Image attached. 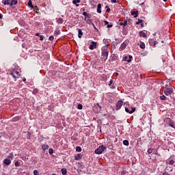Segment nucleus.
<instances>
[{
	"instance_id": "obj_38",
	"label": "nucleus",
	"mask_w": 175,
	"mask_h": 175,
	"mask_svg": "<svg viewBox=\"0 0 175 175\" xmlns=\"http://www.w3.org/2000/svg\"><path fill=\"white\" fill-rule=\"evenodd\" d=\"M83 16H85V20H87V16H88V13H87V12H84L83 13Z\"/></svg>"
},
{
	"instance_id": "obj_22",
	"label": "nucleus",
	"mask_w": 175,
	"mask_h": 175,
	"mask_svg": "<svg viewBox=\"0 0 175 175\" xmlns=\"http://www.w3.org/2000/svg\"><path fill=\"white\" fill-rule=\"evenodd\" d=\"M128 58H129L128 56H124L123 57V61H126V62H129V63L132 62V60H131Z\"/></svg>"
},
{
	"instance_id": "obj_9",
	"label": "nucleus",
	"mask_w": 175,
	"mask_h": 175,
	"mask_svg": "<svg viewBox=\"0 0 175 175\" xmlns=\"http://www.w3.org/2000/svg\"><path fill=\"white\" fill-rule=\"evenodd\" d=\"M83 31L81 30V29H78V38L79 39H81V38H83Z\"/></svg>"
},
{
	"instance_id": "obj_35",
	"label": "nucleus",
	"mask_w": 175,
	"mask_h": 175,
	"mask_svg": "<svg viewBox=\"0 0 175 175\" xmlns=\"http://www.w3.org/2000/svg\"><path fill=\"white\" fill-rule=\"evenodd\" d=\"M143 23V20L142 19H138V21L136 22L137 25H139V24H142Z\"/></svg>"
},
{
	"instance_id": "obj_21",
	"label": "nucleus",
	"mask_w": 175,
	"mask_h": 175,
	"mask_svg": "<svg viewBox=\"0 0 175 175\" xmlns=\"http://www.w3.org/2000/svg\"><path fill=\"white\" fill-rule=\"evenodd\" d=\"M80 1L81 0H73L72 3H73V5H75L76 6H79V4H77V3H80Z\"/></svg>"
},
{
	"instance_id": "obj_26",
	"label": "nucleus",
	"mask_w": 175,
	"mask_h": 175,
	"mask_svg": "<svg viewBox=\"0 0 175 175\" xmlns=\"http://www.w3.org/2000/svg\"><path fill=\"white\" fill-rule=\"evenodd\" d=\"M101 80L103 81H106V80H107V76H106V75H103L101 77Z\"/></svg>"
},
{
	"instance_id": "obj_16",
	"label": "nucleus",
	"mask_w": 175,
	"mask_h": 175,
	"mask_svg": "<svg viewBox=\"0 0 175 175\" xmlns=\"http://www.w3.org/2000/svg\"><path fill=\"white\" fill-rule=\"evenodd\" d=\"M27 6H29V8H31V9L34 8L33 4H32V0H29L27 3Z\"/></svg>"
},
{
	"instance_id": "obj_19",
	"label": "nucleus",
	"mask_w": 175,
	"mask_h": 175,
	"mask_svg": "<svg viewBox=\"0 0 175 175\" xmlns=\"http://www.w3.org/2000/svg\"><path fill=\"white\" fill-rule=\"evenodd\" d=\"M56 23L58 24H63L64 23V19L62 18H59L57 19Z\"/></svg>"
},
{
	"instance_id": "obj_31",
	"label": "nucleus",
	"mask_w": 175,
	"mask_h": 175,
	"mask_svg": "<svg viewBox=\"0 0 175 175\" xmlns=\"http://www.w3.org/2000/svg\"><path fill=\"white\" fill-rule=\"evenodd\" d=\"M8 158L10 159H13V158H14V155H13V153H10L9 155L8 156Z\"/></svg>"
},
{
	"instance_id": "obj_39",
	"label": "nucleus",
	"mask_w": 175,
	"mask_h": 175,
	"mask_svg": "<svg viewBox=\"0 0 175 175\" xmlns=\"http://www.w3.org/2000/svg\"><path fill=\"white\" fill-rule=\"evenodd\" d=\"M53 152H54V150H53V148H49V153L51 155L53 154Z\"/></svg>"
},
{
	"instance_id": "obj_55",
	"label": "nucleus",
	"mask_w": 175,
	"mask_h": 175,
	"mask_svg": "<svg viewBox=\"0 0 175 175\" xmlns=\"http://www.w3.org/2000/svg\"><path fill=\"white\" fill-rule=\"evenodd\" d=\"M104 23L105 25H107V24H109V22L107 21H105Z\"/></svg>"
},
{
	"instance_id": "obj_28",
	"label": "nucleus",
	"mask_w": 175,
	"mask_h": 175,
	"mask_svg": "<svg viewBox=\"0 0 175 175\" xmlns=\"http://www.w3.org/2000/svg\"><path fill=\"white\" fill-rule=\"evenodd\" d=\"M54 33L55 35H61V31L59 29H55Z\"/></svg>"
},
{
	"instance_id": "obj_48",
	"label": "nucleus",
	"mask_w": 175,
	"mask_h": 175,
	"mask_svg": "<svg viewBox=\"0 0 175 175\" xmlns=\"http://www.w3.org/2000/svg\"><path fill=\"white\" fill-rule=\"evenodd\" d=\"M44 40V36H40V40Z\"/></svg>"
},
{
	"instance_id": "obj_56",
	"label": "nucleus",
	"mask_w": 175,
	"mask_h": 175,
	"mask_svg": "<svg viewBox=\"0 0 175 175\" xmlns=\"http://www.w3.org/2000/svg\"><path fill=\"white\" fill-rule=\"evenodd\" d=\"M15 75H18V73H20L18 71H15L14 72Z\"/></svg>"
},
{
	"instance_id": "obj_5",
	"label": "nucleus",
	"mask_w": 175,
	"mask_h": 175,
	"mask_svg": "<svg viewBox=\"0 0 175 175\" xmlns=\"http://www.w3.org/2000/svg\"><path fill=\"white\" fill-rule=\"evenodd\" d=\"M122 103H124V102L122 101V100H119L116 105V110H120L121 109V107H122Z\"/></svg>"
},
{
	"instance_id": "obj_8",
	"label": "nucleus",
	"mask_w": 175,
	"mask_h": 175,
	"mask_svg": "<svg viewBox=\"0 0 175 175\" xmlns=\"http://www.w3.org/2000/svg\"><path fill=\"white\" fill-rule=\"evenodd\" d=\"M113 84V79H110L109 83L108 84L109 87H110L111 90H116V86Z\"/></svg>"
},
{
	"instance_id": "obj_42",
	"label": "nucleus",
	"mask_w": 175,
	"mask_h": 175,
	"mask_svg": "<svg viewBox=\"0 0 175 175\" xmlns=\"http://www.w3.org/2000/svg\"><path fill=\"white\" fill-rule=\"evenodd\" d=\"M92 25L93 26L94 29L96 31V32H98V30L93 23H92Z\"/></svg>"
},
{
	"instance_id": "obj_7",
	"label": "nucleus",
	"mask_w": 175,
	"mask_h": 175,
	"mask_svg": "<svg viewBox=\"0 0 175 175\" xmlns=\"http://www.w3.org/2000/svg\"><path fill=\"white\" fill-rule=\"evenodd\" d=\"M90 50H94V49H96V42L92 41V44L89 46Z\"/></svg>"
},
{
	"instance_id": "obj_45",
	"label": "nucleus",
	"mask_w": 175,
	"mask_h": 175,
	"mask_svg": "<svg viewBox=\"0 0 175 175\" xmlns=\"http://www.w3.org/2000/svg\"><path fill=\"white\" fill-rule=\"evenodd\" d=\"M105 8L107 9V10H106V12H108V13H109L110 10H110V8H109V6L107 5V6L105 7Z\"/></svg>"
},
{
	"instance_id": "obj_10",
	"label": "nucleus",
	"mask_w": 175,
	"mask_h": 175,
	"mask_svg": "<svg viewBox=\"0 0 175 175\" xmlns=\"http://www.w3.org/2000/svg\"><path fill=\"white\" fill-rule=\"evenodd\" d=\"M82 158H83V155H81V154H77L75 157V161H80V160H81Z\"/></svg>"
},
{
	"instance_id": "obj_25",
	"label": "nucleus",
	"mask_w": 175,
	"mask_h": 175,
	"mask_svg": "<svg viewBox=\"0 0 175 175\" xmlns=\"http://www.w3.org/2000/svg\"><path fill=\"white\" fill-rule=\"evenodd\" d=\"M10 75L14 79V81H17V77H16V74L14 72H12L10 73Z\"/></svg>"
},
{
	"instance_id": "obj_23",
	"label": "nucleus",
	"mask_w": 175,
	"mask_h": 175,
	"mask_svg": "<svg viewBox=\"0 0 175 175\" xmlns=\"http://www.w3.org/2000/svg\"><path fill=\"white\" fill-rule=\"evenodd\" d=\"M139 36H142V38H146L147 35L144 31H139Z\"/></svg>"
},
{
	"instance_id": "obj_63",
	"label": "nucleus",
	"mask_w": 175,
	"mask_h": 175,
	"mask_svg": "<svg viewBox=\"0 0 175 175\" xmlns=\"http://www.w3.org/2000/svg\"><path fill=\"white\" fill-rule=\"evenodd\" d=\"M170 172H173V169L170 170Z\"/></svg>"
},
{
	"instance_id": "obj_2",
	"label": "nucleus",
	"mask_w": 175,
	"mask_h": 175,
	"mask_svg": "<svg viewBox=\"0 0 175 175\" xmlns=\"http://www.w3.org/2000/svg\"><path fill=\"white\" fill-rule=\"evenodd\" d=\"M106 150V147L103 145L100 146L97 149L95 150L94 152L95 154H97L98 155H100Z\"/></svg>"
},
{
	"instance_id": "obj_11",
	"label": "nucleus",
	"mask_w": 175,
	"mask_h": 175,
	"mask_svg": "<svg viewBox=\"0 0 175 175\" xmlns=\"http://www.w3.org/2000/svg\"><path fill=\"white\" fill-rule=\"evenodd\" d=\"M131 16H134V17H137L139 16V12L137 10L131 11Z\"/></svg>"
},
{
	"instance_id": "obj_3",
	"label": "nucleus",
	"mask_w": 175,
	"mask_h": 175,
	"mask_svg": "<svg viewBox=\"0 0 175 175\" xmlns=\"http://www.w3.org/2000/svg\"><path fill=\"white\" fill-rule=\"evenodd\" d=\"M129 44V40H126L124 42H122L119 48L120 51H124L125 49H126V46Z\"/></svg>"
},
{
	"instance_id": "obj_29",
	"label": "nucleus",
	"mask_w": 175,
	"mask_h": 175,
	"mask_svg": "<svg viewBox=\"0 0 175 175\" xmlns=\"http://www.w3.org/2000/svg\"><path fill=\"white\" fill-rule=\"evenodd\" d=\"M38 92H39V90L38 89L35 88L33 90L32 94L33 95H36V94H38Z\"/></svg>"
},
{
	"instance_id": "obj_41",
	"label": "nucleus",
	"mask_w": 175,
	"mask_h": 175,
	"mask_svg": "<svg viewBox=\"0 0 175 175\" xmlns=\"http://www.w3.org/2000/svg\"><path fill=\"white\" fill-rule=\"evenodd\" d=\"M33 175H39V172L36 170L33 171Z\"/></svg>"
},
{
	"instance_id": "obj_49",
	"label": "nucleus",
	"mask_w": 175,
	"mask_h": 175,
	"mask_svg": "<svg viewBox=\"0 0 175 175\" xmlns=\"http://www.w3.org/2000/svg\"><path fill=\"white\" fill-rule=\"evenodd\" d=\"M170 85H170V84L165 85V90H166V88H170Z\"/></svg>"
},
{
	"instance_id": "obj_1",
	"label": "nucleus",
	"mask_w": 175,
	"mask_h": 175,
	"mask_svg": "<svg viewBox=\"0 0 175 175\" xmlns=\"http://www.w3.org/2000/svg\"><path fill=\"white\" fill-rule=\"evenodd\" d=\"M107 58H109V48H107V45H105L101 48L100 59L102 61H107Z\"/></svg>"
},
{
	"instance_id": "obj_47",
	"label": "nucleus",
	"mask_w": 175,
	"mask_h": 175,
	"mask_svg": "<svg viewBox=\"0 0 175 175\" xmlns=\"http://www.w3.org/2000/svg\"><path fill=\"white\" fill-rule=\"evenodd\" d=\"M111 3H117L118 1L117 0H111Z\"/></svg>"
},
{
	"instance_id": "obj_64",
	"label": "nucleus",
	"mask_w": 175,
	"mask_h": 175,
	"mask_svg": "<svg viewBox=\"0 0 175 175\" xmlns=\"http://www.w3.org/2000/svg\"><path fill=\"white\" fill-rule=\"evenodd\" d=\"M52 175H57V174H53Z\"/></svg>"
},
{
	"instance_id": "obj_58",
	"label": "nucleus",
	"mask_w": 175,
	"mask_h": 175,
	"mask_svg": "<svg viewBox=\"0 0 175 175\" xmlns=\"http://www.w3.org/2000/svg\"><path fill=\"white\" fill-rule=\"evenodd\" d=\"M3 17V15L0 13V20H1V18H2Z\"/></svg>"
},
{
	"instance_id": "obj_61",
	"label": "nucleus",
	"mask_w": 175,
	"mask_h": 175,
	"mask_svg": "<svg viewBox=\"0 0 175 175\" xmlns=\"http://www.w3.org/2000/svg\"><path fill=\"white\" fill-rule=\"evenodd\" d=\"M23 81H27V79L24 78Z\"/></svg>"
},
{
	"instance_id": "obj_62",
	"label": "nucleus",
	"mask_w": 175,
	"mask_h": 175,
	"mask_svg": "<svg viewBox=\"0 0 175 175\" xmlns=\"http://www.w3.org/2000/svg\"><path fill=\"white\" fill-rule=\"evenodd\" d=\"M163 2H167V0H163Z\"/></svg>"
},
{
	"instance_id": "obj_50",
	"label": "nucleus",
	"mask_w": 175,
	"mask_h": 175,
	"mask_svg": "<svg viewBox=\"0 0 175 175\" xmlns=\"http://www.w3.org/2000/svg\"><path fill=\"white\" fill-rule=\"evenodd\" d=\"M170 165H174V160H170Z\"/></svg>"
},
{
	"instance_id": "obj_17",
	"label": "nucleus",
	"mask_w": 175,
	"mask_h": 175,
	"mask_svg": "<svg viewBox=\"0 0 175 175\" xmlns=\"http://www.w3.org/2000/svg\"><path fill=\"white\" fill-rule=\"evenodd\" d=\"M18 3L17 0H11V6H14Z\"/></svg>"
},
{
	"instance_id": "obj_51",
	"label": "nucleus",
	"mask_w": 175,
	"mask_h": 175,
	"mask_svg": "<svg viewBox=\"0 0 175 175\" xmlns=\"http://www.w3.org/2000/svg\"><path fill=\"white\" fill-rule=\"evenodd\" d=\"M162 175H170V174H169L167 172H165Z\"/></svg>"
},
{
	"instance_id": "obj_59",
	"label": "nucleus",
	"mask_w": 175,
	"mask_h": 175,
	"mask_svg": "<svg viewBox=\"0 0 175 175\" xmlns=\"http://www.w3.org/2000/svg\"><path fill=\"white\" fill-rule=\"evenodd\" d=\"M119 25H124V23L122 22L119 23Z\"/></svg>"
},
{
	"instance_id": "obj_13",
	"label": "nucleus",
	"mask_w": 175,
	"mask_h": 175,
	"mask_svg": "<svg viewBox=\"0 0 175 175\" xmlns=\"http://www.w3.org/2000/svg\"><path fill=\"white\" fill-rule=\"evenodd\" d=\"M100 9H102V4L98 3L97 5V13H102V10Z\"/></svg>"
},
{
	"instance_id": "obj_20",
	"label": "nucleus",
	"mask_w": 175,
	"mask_h": 175,
	"mask_svg": "<svg viewBox=\"0 0 175 175\" xmlns=\"http://www.w3.org/2000/svg\"><path fill=\"white\" fill-rule=\"evenodd\" d=\"M139 47L140 49H146V44H144V42H140Z\"/></svg>"
},
{
	"instance_id": "obj_46",
	"label": "nucleus",
	"mask_w": 175,
	"mask_h": 175,
	"mask_svg": "<svg viewBox=\"0 0 175 175\" xmlns=\"http://www.w3.org/2000/svg\"><path fill=\"white\" fill-rule=\"evenodd\" d=\"M33 10H34V12H36V13H38L37 10H39V9H38V6L34 7Z\"/></svg>"
},
{
	"instance_id": "obj_32",
	"label": "nucleus",
	"mask_w": 175,
	"mask_h": 175,
	"mask_svg": "<svg viewBox=\"0 0 175 175\" xmlns=\"http://www.w3.org/2000/svg\"><path fill=\"white\" fill-rule=\"evenodd\" d=\"M76 151H77L78 152H81V147L77 146L76 147Z\"/></svg>"
},
{
	"instance_id": "obj_33",
	"label": "nucleus",
	"mask_w": 175,
	"mask_h": 175,
	"mask_svg": "<svg viewBox=\"0 0 175 175\" xmlns=\"http://www.w3.org/2000/svg\"><path fill=\"white\" fill-rule=\"evenodd\" d=\"M160 99L161 100H166V96L165 95H162L160 96Z\"/></svg>"
},
{
	"instance_id": "obj_12",
	"label": "nucleus",
	"mask_w": 175,
	"mask_h": 175,
	"mask_svg": "<svg viewBox=\"0 0 175 175\" xmlns=\"http://www.w3.org/2000/svg\"><path fill=\"white\" fill-rule=\"evenodd\" d=\"M11 2H12V0H3V3L5 5H10V6H11Z\"/></svg>"
},
{
	"instance_id": "obj_34",
	"label": "nucleus",
	"mask_w": 175,
	"mask_h": 175,
	"mask_svg": "<svg viewBox=\"0 0 175 175\" xmlns=\"http://www.w3.org/2000/svg\"><path fill=\"white\" fill-rule=\"evenodd\" d=\"M77 109H79V110H82L83 109V105L79 104L78 106H77Z\"/></svg>"
},
{
	"instance_id": "obj_36",
	"label": "nucleus",
	"mask_w": 175,
	"mask_h": 175,
	"mask_svg": "<svg viewBox=\"0 0 175 175\" xmlns=\"http://www.w3.org/2000/svg\"><path fill=\"white\" fill-rule=\"evenodd\" d=\"M126 25H128V21H124L123 22V28H124V27H126Z\"/></svg>"
},
{
	"instance_id": "obj_14",
	"label": "nucleus",
	"mask_w": 175,
	"mask_h": 175,
	"mask_svg": "<svg viewBox=\"0 0 175 175\" xmlns=\"http://www.w3.org/2000/svg\"><path fill=\"white\" fill-rule=\"evenodd\" d=\"M42 148L44 152H46V150H49V145L47 144H43L42 146Z\"/></svg>"
},
{
	"instance_id": "obj_53",
	"label": "nucleus",
	"mask_w": 175,
	"mask_h": 175,
	"mask_svg": "<svg viewBox=\"0 0 175 175\" xmlns=\"http://www.w3.org/2000/svg\"><path fill=\"white\" fill-rule=\"evenodd\" d=\"M113 27V25H107V28H111Z\"/></svg>"
},
{
	"instance_id": "obj_4",
	"label": "nucleus",
	"mask_w": 175,
	"mask_h": 175,
	"mask_svg": "<svg viewBox=\"0 0 175 175\" xmlns=\"http://www.w3.org/2000/svg\"><path fill=\"white\" fill-rule=\"evenodd\" d=\"M164 94L166 96L169 95H172L173 94V86L170 85L169 88H166L164 90Z\"/></svg>"
},
{
	"instance_id": "obj_6",
	"label": "nucleus",
	"mask_w": 175,
	"mask_h": 175,
	"mask_svg": "<svg viewBox=\"0 0 175 175\" xmlns=\"http://www.w3.org/2000/svg\"><path fill=\"white\" fill-rule=\"evenodd\" d=\"M125 111H126V113H128L129 114H132L133 113H135V111H136V108L132 107L131 110L130 111L129 109L126 107L125 108Z\"/></svg>"
},
{
	"instance_id": "obj_30",
	"label": "nucleus",
	"mask_w": 175,
	"mask_h": 175,
	"mask_svg": "<svg viewBox=\"0 0 175 175\" xmlns=\"http://www.w3.org/2000/svg\"><path fill=\"white\" fill-rule=\"evenodd\" d=\"M123 144H124V146H129V140H126V139L124 140V141H123Z\"/></svg>"
},
{
	"instance_id": "obj_40",
	"label": "nucleus",
	"mask_w": 175,
	"mask_h": 175,
	"mask_svg": "<svg viewBox=\"0 0 175 175\" xmlns=\"http://www.w3.org/2000/svg\"><path fill=\"white\" fill-rule=\"evenodd\" d=\"M154 150V149H151V148H149L148 150V154H152V151Z\"/></svg>"
},
{
	"instance_id": "obj_18",
	"label": "nucleus",
	"mask_w": 175,
	"mask_h": 175,
	"mask_svg": "<svg viewBox=\"0 0 175 175\" xmlns=\"http://www.w3.org/2000/svg\"><path fill=\"white\" fill-rule=\"evenodd\" d=\"M150 44H153V47H155L157 44H158V41H154L152 40H150Z\"/></svg>"
},
{
	"instance_id": "obj_54",
	"label": "nucleus",
	"mask_w": 175,
	"mask_h": 175,
	"mask_svg": "<svg viewBox=\"0 0 175 175\" xmlns=\"http://www.w3.org/2000/svg\"><path fill=\"white\" fill-rule=\"evenodd\" d=\"M132 58H133V57H132V55H129V59H131V61H132Z\"/></svg>"
},
{
	"instance_id": "obj_57",
	"label": "nucleus",
	"mask_w": 175,
	"mask_h": 175,
	"mask_svg": "<svg viewBox=\"0 0 175 175\" xmlns=\"http://www.w3.org/2000/svg\"><path fill=\"white\" fill-rule=\"evenodd\" d=\"M86 17H88V18H91L92 16L88 14V16H87Z\"/></svg>"
},
{
	"instance_id": "obj_44",
	"label": "nucleus",
	"mask_w": 175,
	"mask_h": 175,
	"mask_svg": "<svg viewBox=\"0 0 175 175\" xmlns=\"http://www.w3.org/2000/svg\"><path fill=\"white\" fill-rule=\"evenodd\" d=\"M170 126H172V128H174V129H175V123H170Z\"/></svg>"
},
{
	"instance_id": "obj_27",
	"label": "nucleus",
	"mask_w": 175,
	"mask_h": 175,
	"mask_svg": "<svg viewBox=\"0 0 175 175\" xmlns=\"http://www.w3.org/2000/svg\"><path fill=\"white\" fill-rule=\"evenodd\" d=\"M19 120H20V116H16L12 118V121H14V122H16V121H18Z\"/></svg>"
},
{
	"instance_id": "obj_37",
	"label": "nucleus",
	"mask_w": 175,
	"mask_h": 175,
	"mask_svg": "<svg viewBox=\"0 0 175 175\" xmlns=\"http://www.w3.org/2000/svg\"><path fill=\"white\" fill-rule=\"evenodd\" d=\"M21 163L18 161L15 162V166L16 167H18V166H20Z\"/></svg>"
},
{
	"instance_id": "obj_15",
	"label": "nucleus",
	"mask_w": 175,
	"mask_h": 175,
	"mask_svg": "<svg viewBox=\"0 0 175 175\" xmlns=\"http://www.w3.org/2000/svg\"><path fill=\"white\" fill-rule=\"evenodd\" d=\"M3 163L5 165H9L12 163V161H10V159H4Z\"/></svg>"
},
{
	"instance_id": "obj_60",
	"label": "nucleus",
	"mask_w": 175,
	"mask_h": 175,
	"mask_svg": "<svg viewBox=\"0 0 175 175\" xmlns=\"http://www.w3.org/2000/svg\"><path fill=\"white\" fill-rule=\"evenodd\" d=\"M40 35V33H36V36H39Z\"/></svg>"
},
{
	"instance_id": "obj_24",
	"label": "nucleus",
	"mask_w": 175,
	"mask_h": 175,
	"mask_svg": "<svg viewBox=\"0 0 175 175\" xmlns=\"http://www.w3.org/2000/svg\"><path fill=\"white\" fill-rule=\"evenodd\" d=\"M61 170H62V174H63V175H66L67 174L68 171L66 170V168H62Z\"/></svg>"
},
{
	"instance_id": "obj_43",
	"label": "nucleus",
	"mask_w": 175,
	"mask_h": 175,
	"mask_svg": "<svg viewBox=\"0 0 175 175\" xmlns=\"http://www.w3.org/2000/svg\"><path fill=\"white\" fill-rule=\"evenodd\" d=\"M49 40H51V41L54 40V36H50L49 38Z\"/></svg>"
},
{
	"instance_id": "obj_52",
	"label": "nucleus",
	"mask_w": 175,
	"mask_h": 175,
	"mask_svg": "<svg viewBox=\"0 0 175 175\" xmlns=\"http://www.w3.org/2000/svg\"><path fill=\"white\" fill-rule=\"evenodd\" d=\"M88 24H91V23H92V21H91V19H89L88 21H87Z\"/></svg>"
}]
</instances>
